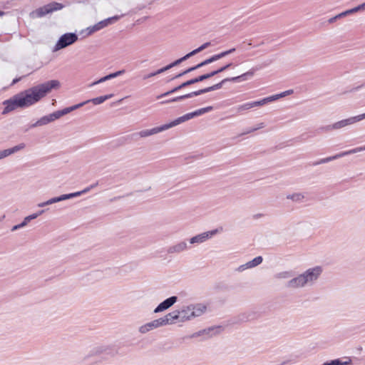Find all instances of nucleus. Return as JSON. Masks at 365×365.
I'll return each instance as SVG.
<instances>
[{"label": "nucleus", "instance_id": "1", "mask_svg": "<svg viewBox=\"0 0 365 365\" xmlns=\"http://www.w3.org/2000/svg\"><path fill=\"white\" fill-rule=\"evenodd\" d=\"M59 85L58 81L51 80L14 96L12 98L4 101V108L2 114H7L16 108H26L36 103L53 88L58 87Z\"/></svg>", "mask_w": 365, "mask_h": 365}, {"label": "nucleus", "instance_id": "2", "mask_svg": "<svg viewBox=\"0 0 365 365\" xmlns=\"http://www.w3.org/2000/svg\"><path fill=\"white\" fill-rule=\"evenodd\" d=\"M323 268L321 266H316L307 269L303 273L294 277L292 271H284L277 273L274 275L276 279H289L286 287L289 289H300L307 286H312L322 274Z\"/></svg>", "mask_w": 365, "mask_h": 365}, {"label": "nucleus", "instance_id": "3", "mask_svg": "<svg viewBox=\"0 0 365 365\" xmlns=\"http://www.w3.org/2000/svg\"><path fill=\"white\" fill-rule=\"evenodd\" d=\"M272 63V60L266 61L262 65L256 66L255 67L252 68L250 71H248L247 72H246L240 76H235V77H231V78H226L215 85H212L211 86H209V87H207V88H205L202 89H200L198 91H192L194 97L200 96V95H202V94L208 93V92L219 90V89L222 88L223 85H225V83L227 82L239 83V82H242V81H245L248 79H250L251 78H252V76H254L255 73L257 71H259V70L270 65Z\"/></svg>", "mask_w": 365, "mask_h": 365}, {"label": "nucleus", "instance_id": "4", "mask_svg": "<svg viewBox=\"0 0 365 365\" xmlns=\"http://www.w3.org/2000/svg\"><path fill=\"white\" fill-rule=\"evenodd\" d=\"M111 351L108 346H101L93 348L89 353L84 356L82 362L88 365L100 361L104 357V354H111Z\"/></svg>", "mask_w": 365, "mask_h": 365}, {"label": "nucleus", "instance_id": "5", "mask_svg": "<svg viewBox=\"0 0 365 365\" xmlns=\"http://www.w3.org/2000/svg\"><path fill=\"white\" fill-rule=\"evenodd\" d=\"M71 111H73V108L67 107L62 110H56L49 115H44L38 119L34 123H32L29 125V128H34L38 126H42L48 124L53 120L60 118L63 115H65Z\"/></svg>", "mask_w": 365, "mask_h": 365}, {"label": "nucleus", "instance_id": "6", "mask_svg": "<svg viewBox=\"0 0 365 365\" xmlns=\"http://www.w3.org/2000/svg\"><path fill=\"white\" fill-rule=\"evenodd\" d=\"M78 40V36L75 33H66L63 34L56 42L54 51H58L64 48Z\"/></svg>", "mask_w": 365, "mask_h": 365}, {"label": "nucleus", "instance_id": "7", "mask_svg": "<svg viewBox=\"0 0 365 365\" xmlns=\"http://www.w3.org/2000/svg\"><path fill=\"white\" fill-rule=\"evenodd\" d=\"M63 8V5L58 2H51L37 9L35 11L37 17H43L46 14L59 11Z\"/></svg>", "mask_w": 365, "mask_h": 365}, {"label": "nucleus", "instance_id": "8", "mask_svg": "<svg viewBox=\"0 0 365 365\" xmlns=\"http://www.w3.org/2000/svg\"><path fill=\"white\" fill-rule=\"evenodd\" d=\"M219 232L218 229H215L212 230H210L207 232H205L197 235L190 239V244H201L207 241V240L212 238L214 235H217Z\"/></svg>", "mask_w": 365, "mask_h": 365}, {"label": "nucleus", "instance_id": "9", "mask_svg": "<svg viewBox=\"0 0 365 365\" xmlns=\"http://www.w3.org/2000/svg\"><path fill=\"white\" fill-rule=\"evenodd\" d=\"M364 119H365V113L356 116L350 117L349 118L344 119L336 123H334V124H332V128H334V130L341 129L342 128L354 124Z\"/></svg>", "mask_w": 365, "mask_h": 365}, {"label": "nucleus", "instance_id": "10", "mask_svg": "<svg viewBox=\"0 0 365 365\" xmlns=\"http://www.w3.org/2000/svg\"><path fill=\"white\" fill-rule=\"evenodd\" d=\"M163 320H162L161 317L155 320H153L148 323H146L139 327V331L141 334H146L148 331L165 326V323H163Z\"/></svg>", "mask_w": 365, "mask_h": 365}, {"label": "nucleus", "instance_id": "11", "mask_svg": "<svg viewBox=\"0 0 365 365\" xmlns=\"http://www.w3.org/2000/svg\"><path fill=\"white\" fill-rule=\"evenodd\" d=\"M178 300V298L177 296H172L170 297L165 300H163L162 302H160L154 309L153 312L155 314L162 312L163 311H165L168 309L170 307H171L173 304H175Z\"/></svg>", "mask_w": 365, "mask_h": 365}, {"label": "nucleus", "instance_id": "12", "mask_svg": "<svg viewBox=\"0 0 365 365\" xmlns=\"http://www.w3.org/2000/svg\"><path fill=\"white\" fill-rule=\"evenodd\" d=\"M113 96V94H108V95H106V96H98V97L90 99V100H87L82 103L73 105L72 106H70V108H73V110H75L79 108H81L82 106H83L84 105H86L90 102H92L94 105H99V104H101L103 102H105L106 100L112 98Z\"/></svg>", "mask_w": 365, "mask_h": 365}, {"label": "nucleus", "instance_id": "13", "mask_svg": "<svg viewBox=\"0 0 365 365\" xmlns=\"http://www.w3.org/2000/svg\"><path fill=\"white\" fill-rule=\"evenodd\" d=\"M161 319L164 321L163 323H165V326L168 324H173L178 320L180 322L181 314H180L179 309H178L168 313L163 317H161Z\"/></svg>", "mask_w": 365, "mask_h": 365}, {"label": "nucleus", "instance_id": "14", "mask_svg": "<svg viewBox=\"0 0 365 365\" xmlns=\"http://www.w3.org/2000/svg\"><path fill=\"white\" fill-rule=\"evenodd\" d=\"M192 84H195L192 78V79H190V80H187L183 83H182L181 84H180L179 86L173 88V89L164 93H162L160 95H159L158 96H157V98L158 99H160L163 97H165V96H168L170 94H173L178 91H180V89L183 88H185L187 86H189L190 85H192Z\"/></svg>", "mask_w": 365, "mask_h": 365}, {"label": "nucleus", "instance_id": "15", "mask_svg": "<svg viewBox=\"0 0 365 365\" xmlns=\"http://www.w3.org/2000/svg\"><path fill=\"white\" fill-rule=\"evenodd\" d=\"M165 130L163 125L160 126H158L151 129L143 130L140 131L139 133H135L134 135H139L141 138H145L160 132H163Z\"/></svg>", "mask_w": 365, "mask_h": 365}, {"label": "nucleus", "instance_id": "16", "mask_svg": "<svg viewBox=\"0 0 365 365\" xmlns=\"http://www.w3.org/2000/svg\"><path fill=\"white\" fill-rule=\"evenodd\" d=\"M125 73V71L124 69H122V70L115 71L114 73H109L108 75H106V76L101 78L98 81H96L93 82L91 84H90L89 86L91 87V86H93L95 85L103 83V82H105L106 81L110 80V79L116 78L118 76H120L124 74Z\"/></svg>", "mask_w": 365, "mask_h": 365}, {"label": "nucleus", "instance_id": "17", "mask_svg": "<svg viewBox=\"0 0 365 365\" xmlns=\"http://www.w3.org/2000/svg\"><path fill=\"white\" fill-rule=\"evenodd\" d=\"M24 143H20L13 148H8L6 150H0V158L3 159L11 154H14L25 148Z\"/></svg>", "mask_w": 365, "mask_h": 365}, {"label": "nucleus", "instance_id": "18", "mask_svg": "<svg viewBox=\"0 0 365 365\" xmlns=\"http://www.w3.org/2000/svg\"><path fill=\"white\" fill-rule=\"evenodd\" d=\"M207 309V307L202 304H191V311L192 319L203 314Z\"/></svg>", "mask_w": 365, "mask_h": 365}, {"label": "nucleus", "instance_id": "19", "mask_svg": "<svg viewBox=\"0 0 365 365\" xmlns=\"http://www.w3.org/2000/svg\"><path fill=\"white\" fill-rule=\"evenodd\" d=\"M187 249V243L185 242H180L176 245L170 246L168 248L167 252L169 254L180 253V252L186 250Z\"/></svg>", "mask_w": 365, "mask_h": 365}, {"label": "nucleus", "instance_id": "20", "mask_svg": "<svg viewBox=\"0 0 365 365\" xmlns=\"http://www.w3.org/2000/svg\"><path fill=\"white\" fill-rule=\"evenodd\" d=\"M180 314H181L180 322H183L187 320H191L192 319V316L191 311V304L187 306L182 307L180 309H179Z\"/></svg>", "mask_w": 365, "mask_h": 365}, {"label": "nucleus", "instance_id": "21", "mask_svg": "<svg viewBox=\"0 0 365 365\" xmlns=\"http://www.w3.org/2000/svg\"><path fill=\"white\" fill-rule=\"evenodd\" d=\"M256 318V313L252 311L242 313L237 316V321L240 322H245L253 320Z\"/></svg>", "mask_w": 365, "mask_h": 365}, {"label": "nucleus", "instance_id": "22", "mask_svg": "<svg viewBox=\"0 0 365 365\" xmlns=\"http://www.w3.org/2000/svg\"><path fill=\"white\" fill-rule=\"evenodd\" d=\"M351 151L350 150H346V151H344V152H341V153H339L338 154H336L333 156H330V157H327V158H322V159H320L319 160V163L321 164H323V163H329L330 161H332L334 160H336V159H339L340 158H342V157H344V156H346V155H351Z\"/></svg>", "mask_w": 365, "mask_h": 365}, {"label": "nucleus", "instance_id": "23", "mask_svg": "<svg viewBox=\"0 0 365 365\" xmlns=\"http://www.w3.org/2000/svg\"><path fill=\"white\" fill-rule=\"evenodd\" d=\"M219 328L220 327L215 328L214 327H211L207 329H202L197 332L193 333L192 335H190V337L195 338V337H198V336H200L202 335H207V337L210 338L212 336V334H211V332H212L215 329H219Z\"/></svg>", "mask_w": 365, "mask_h": 365}, {"label": "nucleus", "instance_id": "24", "mask_svg": "<svg viewBox=\"0 0 365 365\" xmlns=\"http://www.w3.org/2000/svg\"><path fill=\"white\" fill-rule=\"evenodd\" d=\"M192 97H194L193 93L190 92L189 93H187V94H185L182 96L174 97V98L163 101L160 103L161 104H168V103H170L178 102V101H182V100H185L187 98H190Z\"/></svg>", "mask_w": 365, "mask_h": 365}, {"label": "nucleus", "instance_id": "25", "mask_svg": "<svg viewBox=\"0 0 365 365\" xmlns=\"http://www.w3.org/2000/svg\"><path fill=\"white\" fill-rule=\"evenodd\" d=\"M362 10H365V2L357 6H355L353 9H349L344 12L340 13L339 14H338V16H339V18H341V17L346 16L349 14H353V13H355L357 11H360Z\"/></svg>", "mask_w": 365, "mask_h": 365}, {"label": "nucleus", "instance_id": "26", "mask_svg": "<svg viewBox=\"0 0 365 365\" xmlns=\"http://www.w3.org/2000/svg\"><path fill=\"white\" fill-rule=\"evenodd\" d=\"M222 53H217V54H215L212 56H210V58L204 60L203 61L200 62V65L202 66V67L206 66V65H208L210 63H212L215 61H217L221 58H222Z\"/></svg>", "mask_w": 365, "mask_h": 365}, {"label": "nucleus", "instance_id": "27", "mask_svg": "<svg viewBox=\"0 0 365 365\" xmlns=\"http://www.w3.org/2000/svg\"><path fill=\"white\" fill-rule=\"evenodd\" d=\"M200 68H202V66L200 65V63H199L198 64L194 66H192V67H190L188 68H187L186 70L183 71L182 72L175 75V76H173L170 80H174V79H176V78H179L180 77H182V76L187 74V73H189L192 71H194Z\"/></svg>", "mask_w": 365, "mask_h": 365}, {"label": "nucleus", "instance_id": "28", "mask_svg": "<svg viewBox=\"0 0 365 365\" xmlns=\"http://www.w3.org/2000/svg\"><path fill=\"white\" fill-rule=\"evenodd\" d=\"M104 24L101 21L98 23L96 24L93 26H89L87 28L88 34L91 35L101 29L105 28Z\"/></svg>", "mask_w": 365, "mask_h": 365}, {"label": "nucleus", "instance_id": "29", "mask_svg": "<svg viewBox=\"0 0 365 365\" xmlns=\"http://www.w3.org/2000/svg\"><path fill=\"white\" fill-rule=\"evenodd\" d=\"M184 122L185 120L183 119V117L180 116L168 123L164 124L163 126L165 128V130H166Z\"/></svg>", "mask_w": 365, "mask_h": 365}, {"label": "nucleus", "instance_id": "30", "mask_svg": "<svg viewBox=\"0 0 365 365\" xmlns=\"http://www.w3.org/2000/svg\"><path fill=\"white\" fill-rule=\"evenodd\" d=\"M213 110V107L212 106H207V107H205V108H200V109H197L192 113V115H193V117L195 118V117H197V116H200V115H202L206 113H208V112H210Z\"/></svg>", "mask_w": 365, "mask_h": 365}, {"label": "nucleus", "instance_id": "31", "mask_svg": "<svg viewBox=\"0 0 365 365\" xmlns=\"http://www.w3.org/2000/svg\"><path fill=\"white\" fill-rule=\"evenodd\" d=\"M191 56V55L190 54V53H187L186 55H185L184 56H182V58H179V59H177L175 60V61L172 62L171 63L168 64V66L169 68V69L179 65L180 63H181L182 62L187 60L188 58H190Z\"/></svg>", "mask_w": 365, "mask_h": 365}, {"label": "nucleus", "instance_id": "32", "mask_svg": "<svg viewBox=\"0 0 365 365\" xmlns=\"http://www.w3.org/2000/svg\"><path fill=\"white\" fill-rule=\"evenodd\" d=\"M287 198L289 200H292L294 202H299L302 201V200L304 198V196L303 194L297 192L287 195Z\"/></svg>", "mask_w": 365, "mask_h": 365}, {"label": "nucleus", "instance_id": "33", "mask_svg": "<svg viewBox=\"0 0 365 365\" xmlns=\"http://www.w3.org/2000/svg\"><path fill=\"white\" fill-rule=\"evenodd\" d=\"M123 16H124L123 14L121 16L115 15L112 17H109L108 19L102 20L101 21L104 24L103 25L105 26V27H106L108 25L112 24L114 22L117 21L118 20H119L120 19V17H122Z\"/></svg>", "mask_w": 365, "mask_h": 365}, {"label": "nucleus", "instance_id": "34", "mask_svg": "<svg viewBox=\"0 0 365 365\" xmlns=\"http://www.w3.org/2000/svg\"><path fill=\"white\" fill-rule=\"evenodd\" d=\"M213 74H212V72H210V73H204L202 75H200L197 77H195L194 78H192L193 81L195 83H199V82H201V81H203L206 79H208L211 77H213Z\"/></svg>", "mask_w": 365, "mask_h": 365}, {"label": "nucleus", "instance_id": "35", "mask_svg": "<svg viewBox=\"0 0 365 365\" xmlns=\"http://www.w3.org/2000/svg\"><path fill=\"white\" fill-rule=\"evenodd\" d=\"M265 127V124L264 123H259L257 125L256 127H253L252 128H249V129H247L245 132H243L242 133H241L240 135V136L241 135H247V134H249V133H251L254 131H256L259 129H261V128H263Z\"/></svg>", "mask_w": 365, "mask_h": 365}, {"label": "nucleus", "instance_id": "36", "mask_svg": "<svg viewBox=\"0 0 365 365\" xmlns=\"http://www.w3.org/2000/svg\"><path fill=\"white\" fill-rule=\"evenodd\" d=\"M210 46V42H206V43H203L202 45H201L200 47H198V48L194 49L193 51H192L191 52H190V54L191 55V56H193L195 54L203 51L204 49L207 48Z\"/></svg>", "mask_w": 365, "mask_h": 365}, {"label": "nucleus", "instance_id": "37", "mask_svg": "<svg viewBox=\"0 0 365 365\" xmlns=\"http://www.w3.org/2000/svg\"><path fill=\"white\" fill-rule=\"evenodd\" d=\"M252 108V105L250 102L245 103L242 105H240L236 108V110L237 113H242L244 110H250Z\"/></svg>", "mask_w": 365, "mask_h": 365}, {"label": "nucleus", "instance_id": "38", "mask_svg": "<svg viewBox=\"0 0 365 365\" xmlns=\"http://www.w3.org/2000/svg\"><path fill=\"white\" fill-rule=\"evenodd\" d=\"M232 66V63H227L225 66L220 67L219 68H217L216 70L212 71V74H213V76H215L218 73H220L226 71L227 69L230 68Z\"/></svg>", "mask_w": 365, "mask_h": 365}, {"label": "nucleus", "instance_id": "39", "mask_svg": "<svg viewBox=\"0 0 365 365\" xmlns=\"http://www.w3.org/2000/svg\"><path fill=\"white\" fill-rule=\"evenodd\" d=\"M263 261V258L261 256H257L250 261L252 267H255L260 264Z\"/></svg>", "mask_w": 365, "mask_h": 365}, {"label": "nucleus", "instance_id": "40", "mask_svg": "<svg viewBox=\"0 0 365 365\" xmlns=\"http://www.w3.org/2000/svg\"><path fill=\"white\" fill-rule=\"evenodd\" d=\"M250 104L252 105V108L257 106H264V104H266L265 98L257 101L250 102Z\"/></svg>", "mask_w": 365, "mask_h": 365}, {"label": "nucleus", "instance_id": "41", "mask_svg": "<svg viewBox=\"0 0 365 365\" xmlns=\"http://www.w3.org/2000/svg\"><path fill=\"white\" fill-rule=\"evenodd\" d=\"M334 361L336 363L338 362V364L336 365H351L352 364L351 360L349 358L346 361H342L341 359H334Z\"/></svg>", "mask_w": 365, "mask_h": 365}, {"label": "nucleus", "instance_id": "42", "mask_svg": "<svg viewBox=\"0 0 365 365\" xmlns=\"http://www.w3.org/2000/svg\"><path fill=\"white\" fill-rule=\"evenodd\" d=\"M250 268H252V264H251V262L250 261L247 262V263L244 264H242L240 265L238 268H237V270L239 272H242L247 269H250Z\"/></svg>", "mask_w": 365, "mask_h": 365}, {"label": "nucleus", "instance_id": "43", "mask_svg": "<svg viewBox=\"0 0 365 365\" xmlns=\"http://www.w3.org/2000/svg\"><path fill=\"white\" fill-rule=\"evenodd\" d=\"M331 130H334V128H332V124L325 125V126H322L318 128L319 132H329V131H331Z\"/></svg>", "mask_w": 365, "mask_h": 365}, {"label": "nucleus", "instance_id": "44", "mask_svg": "<svg viewBox=\"0 0 365 365\" xmlns=\"http://www.w3.org/2000/svg\"><path fill=\"white\" fill-rule=\"evenodd\" d=\"M27 225V223L26 222V221L24 220L20 224H18V225H16L14 226H13V227L11 228V231H16L20 228H22L24 227H25L26 225Z\"/></svg>", "mask_w": 365, "mask_h": 365}, {"label": "nucleus", "instance_id": "45", "mask_svg": "<svg viewBox=\"0 0 365 365\" xmlns=\"http://www.w3.org/2000/svg\"><path fill=\"white\" fill-rule=\"evenodd\" d=\"M235 50H236L235 48H232L229 50L222 51V52H221V53H222V57L224 58V57L227 56V55L234 53L235 51Z\"/></svg>", "mask_w": 365, "mask_h": 365}, {"label": "nucleus", "instance_id": "46", "mask_svg": "<svg viewBox=\"0 0 365 365\" xmlns=\"http://www.w3.org/2000/svg\"><path fill=\"white\" fill-rule=\"evenodd\" d=\"M363 150H365V145L350 150L351 154H354V153H356L358 152H361Z\"/></svg>", "mask_w": 365, "mask_h": 365}, {"label": "nucleus", "instance_id": "47", "mask_svg": "<svg viewBox=\"0 0 365 365\" xmlns=\"http://www.w3.org/2000/svg\"><path fill=\"white\" fill-rule=\"evenodd\" d=\"M168 70H169V68H168V66L167 65V66H164V67H163V68H160V69H158V70H157L156 71H154V72H155V75L157 76L158 74H160L162 73H164V72L167 71Z\"/></svg>", "mask_w": 365, "mask_h": 365}, {"label": "nucleus", "instance_id": "48", "mask_svg": "<svg viewBox=\"0 0 365 365\" xmlns=\"http://www.w3.org/2000/svg\"><path fill=\"white\" fill-rule=\"evenodd\" d=\"M36 218H37L36 215L35 213H34L32 215H30L26 217L24 220L28 224L31 220H34Z\"/></svg>", "mask_w": 365, "mask_h": 365}, {"label": "nucleus", "instance_id": "49", "mask_svg": "<svg viewBox=\"0 0 365 365\" xmlns=\"http://www.w3.org/2000/svg\"><path fill=\"white\" fill-rule=\"evenodd\" d=\"M264 98H265L266 103H267L272 102L274 101L277 100L278 97L276 96V95H273V96H269V97H267Z\"/></svg>", "mask_w": 365, "mask_h": 365}, {"label": "nucleus", "instance_id": "50", "mask_svg": "<svg viewBox=\"0 0 365 365\" xmlns=\"http://www.w3.org/2000/svg\"><path fill=\"white\" fill-rule=\"evenodd\" d=\"M182 117L185 122L194 118L192 112L183 115Z\"/></svg>", "mask_w": 365, "mask_h": 365}, {"label": "nucleus", "instance_id": "51", "mask_svg": "<svg viewBox=\"0 0 365 365\" xmlns=\"http://www.w3.org/2000/svg\"><path fill=\"white\" fill-rule=\"evenodd\" d=\"M49 205H51V204L50 202V200H48L47 201L38 203V207H43L45 206Z\"/></svg>", "mask_w": 365, "mask_h": 365}, {"label": "nucleus", "instance_id": "52", "mask_svg": "<svg viewBox=\"0 0 365 365\" xmlns=\"http://www.w3.org/2000/svg\"><path fill=\"white\" fill-rule=\"evenodd\" d=\"M60 197V200L61 201H63V200H69L71 199L70 197V194H63V195H61L59 196Z\"/></svg>", "mask_w": 365, "mask_h": 365}, {"label": "nucleus", "instance_id": "53", "mask_svg": "<svg viewBox=\"0 0 365 365\" xmlns=\"http://www.w3.org/2000/svg\"><path fill=\"white\" fill-rule=\"evenodd\" d=\"M49 200H50L51 204H53V203H56V202H61L59 196L52 197V198H51Z\"/></svg>", "mask_w": 365, "mask_h": 365}, {"label": "nucleus", "instance_id": "54", "mask_svg": "<svg viewBox=\"0 0 365 365\" xmlns=\"http://www.w3.org/2000/svg\"><path fill=\"white\" fill-rule=\"evenodd\" d=\"M69 194H70L71 199L73 197H78L82 195L81 191H78V192H72V193H69Z\"/></svg>", "mask_w": 365, "mask_h": 365}, {"label": "nucleus", "instance_id": "55", "mask_svg": "<svg viewBox=\"0 0 365 365\" xmlns=\"http://www.w3.org/2000/svg\"><path fill=\"white\" fill-rule=\"evenodd\" d=\"M336 364H338V362L336 363V361H334V359H333L331 361H326L324 364H322V365H336Z\"/></svg>", "mask_w": 365, "mask_h": 365}, {"label": "nucleus", "instance_id": "56", "mask_svg": "<svg viewBox=\"0 0 365 365\" xmlns=\"http://www.w3.org/2000/svg\"><path fill=\"white\" fill-rule=\"evenodd\" d=\"M155 72H152V73H150L149 74L143 77V79H147V78H151V77H153V76H155Z\"/></svg>", "mask_w": 365, "mask_h": 365}, {"label": "nucleus", "instance_id": "57", "mask_svg": "<svg viewBox=\"0 0 365 365\" xmlns=\"http://www.w3.org/2000/svg\"><path fill=\"white\" fill-rule=\"evenodd\" d=\"M338 19H339V18L338 15H336V16H334V17H332V18L329 19V22L330 24H332V23H334V21H336Z\"/></svg>", "mask_w": 365, "mask_h": 365}, {"label": "nucleus", "instance_id": "58", "mask_svg": "<svg viewBox=\"0 0 365 365\" xmlns=\"http://www.w3.org/2000/svg\"><path fill=\"white\" fill-rule=\"evenodd\" d=\"M91 189L89 187H86L83 190L81 191V194H85L89 192Z\"/></svg>", "mask_w": 365, "mask_h": 365}, {"label": "nucleus", "instance_id": "59", "mask_svg": "<svg viewBox=\"0 0 365 365\" xmlns=\"http://www.w3.org/2000/svg\"><path fill=\"white\" fill-rule=\"evenodd\" d=\"M45 211H46L45 210H39L37 212H36L35 214L36 215V217H38V216L43 214L45 212Z\"/></svg>", "mask_w": 365, "mask_h": 365}, {"label": "nucleus", "instance_id": "60", "mask_svg": "<svg viewBox=\"0 0 365 365\" xmlns=\"http://www.w3.org/2000/svg\"><path fill=\"white\" fill-rule=\"evenodd\" d=\"M21 79V78H16L13 80L12 83H11V85H14L16 84V83H18L19 81H20Z\"/></svg>", "mask_w": 365, "mask_h": 365}, {"label": "nucleus", "instance_id": "61", "mask_svg": "<svg viewBox=\"0 0 365 365\" xmlns=\"http://www.w3.org/2000/svg\"><path fill=\"white\" fill-rule=\"evenodd\" d=\"M98 185V182H96L95 183L89 185L88 187L91 188V189H93L94 187H97Z\"/></svg>", "mask_w": 365, "mask_h": 365}, {"label": "nucleus", "instance_id": "62", "mask_svg": "<svg viewBox=\"0 0 365 365\" xmlns=\"http://www.w3.org/2000/svg\"><path fill=\"white\" fill-rule=\"evenodd\" d=\"M276 96L278 97V99L280 98H282V97H284L286 96H285V93L282 92L281 93H279V94H276Z\"/></svg>", "mask_w": 365, "mask_h": 365}, {"label": "nucleus", "instance_id": "63", "mask_svg": "<svg viewBox=\"0 0 365 365\" xmlns=\"http://www.w3.org/2000/svg\"><path fill=\"white\" fill-rule=\"evenodd\" d=\"M284 93H285V96L290 95L293 93V90H287L286 91H284Z\"/></svg>", "mask_w": 365, "mask_h": 365}, {"label": "nucleus", "instance_id": "64", "mask_svg": "<svg viewBox=\"0 0 365 365\" xmlns=\"http://www.w3.org/2000/svg\"><path fill=\"white\" fill-rule=\"evenodd\" d=\"M263 216V214L259 213L254 216L255 218H259Z\"/></svg>", "mask_w": 365, "mask_h": 365}]
</instances>
